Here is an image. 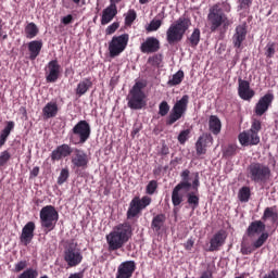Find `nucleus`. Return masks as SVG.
I'll use <instances>...</instances> for the list:
<instances>
[{
	"instance_id": "nucleus-61",
	"label": "nucleus",
	"mask_w": 278,
	"mask_h": 278,
	"mask_svg": "<svg viewBox=\"0 0 278 278\" xmlns=\"http://www.w3.org/2000/svg\"><path fill=\"white\" fill-rule=\"evenodd\" d=\"M39 174H40V167L38 166L34 167L30 172L31 177H38Z\"/></svg>"
},
{
	"instance_id": "nucleus-27",
	"label": "nucleus",
	"mask_w": 278,
	"mask_h": 278,
	"mask_svg": "<svg viewBox=\"0 0 278 278\" xmlns=\"http://www.w3.org/2000/svg\"><path fill=\"white\" fill-rule=\"evenodd\" d=\"M29 59L36 60L42 51V40H33L28 42Z\"/></svg>"
},
{
	"instance_id": "nucleus-43",
	"label": "nucleus",
	"mask_w": 278,
	"mask_h": 278,
	"mask_svg": "<svg viewBox=\"0 0 278 278\" xmlns=\"http://www.w3.org/2000/svg\"><path fill=\"white\" fill-rule=\"evenodd\" d=\"M38 277V271L34 268H28L24 270L17 278H36Z\"/></svg>"
},
{
	"instance_id": "nucleus-59",
	"label": "nucleus",
	"mask_w": 278,
	"mask_h": 278,
	"mask_svg": "<svg viewBox=\"0 0 278 278\" xmlns=\"http://www.w3.org/2000/svg\"><path fill=\"white\" fill-rule=\"evenodd\" d=\"M12 129H14V122H8L7 126L3 128V131L11 134Z\"/></svg>"
},
{
	"instance_id": "nucleus-25",
	"label": "nucleus",
	"mask_w": 278,
	"mask_h": 278,
	"mask_svg": "<svg viewBox=\"0 0 278 278\" xmlns=\"http://www.w3.org/2000/svg\"><path fill=\"white\" fill-rule=\"evenodd\" d=\"M225 240H227V235L225 233V231L219 230L217 233H215L212 237L210 241L208 251L211 252L218 251V249L223 247V244H225Z\"/></svg>"
},
{
	"instance_id": "nucleus-62",
	"label": "nucleus",
	"mask_w": 278,
	"mask_h": 278,
	"mask_svg": "<svg viewBox=\"0 0 278 278\" xmlns=\"http://www.w3.org/2000/svg\"><path fill=\"white\" fill-rule=\"evenodd\" d=\"M200 278H214V277L212 276V271H204V273L200 276Z\"/></svg>"
},
{
	"instance_id": "nucleus-13",
	"label": "nucleus",
	"mask_w": 278,
	"mask_h": 278,
	"mask_svg": "<svg viewBox=\"0 0 278 278\" xmlns=\"http://www.w3.org/2000/svg\"><path fill=\"white\" fill-rule=\"evenodd\" d=\"M190 188H192V184L190 182H179L178 185L175 186V188L172 191V203L174 205V207H179V205H181V203H184V199H185V192H188V190H190Z\"/></svg>"
},
{
	"instance_id": "nucleus-14",
	"label": "nucleus",
	"mask_w": 278,
	"mask_h": 278,
	"mask_svg": "<svg viewBox=\"0 0 278 278\" xmlns=\"http://www.w3.org/2000/svg\"><path fill=\"white\" fill-rule=\"evenodd\" d=\"M273 101H275V96L273 93H266L260 98L254 106V114H256V116H264L270 105H273Z\"/></svg>"
},
{
	"instance_id": "nucleus-49",
	"label": "nucleus",
	"mask_w": 278,
	"mask_h": 278,
	"mask_svg": "<svg viewBox=\"0 0 278 278\" xmlns=\"http://www.w3.org/2000/svg\"><path fill=\"white\" fill-rule=\"evenodd\" d=\"M118 27H121V24L118 22H114L111 25H109L105 29L106 36H112V34H114L116 29H118Z\"/></svg>"
},
{
	"instance_id": "nucleus-7",
	"label": "nucleus",
	"mask_w": 278,
	"mask_h": 278,
	"mask_svg": "<svg viewBox=\"0 0 278 278\" xmlns=\"http://www.w3.org/2000/svg\"><path fill=\"white\" fill-rule=\"evenodd\" d=\"M260 131H262V122L260 119H252L250 130L243 131L239 135V142L242 147H249V144H260Z\"/></svg>"
},
{
	"instance_id": "nucleus-10",
	"label": "nucleus",
	"mask_w": 278,
	"mask_h": 278,
	"mask_svg": "<svg viewBox=\"0 0 278 278\" xmlns=\"http://www.w3.org/2000/svg\"><path fill=\"white\" fill-rule=\"evenodd\" d=\"M127 45H129V34L113 36L109 42L110 58H118L127 49Z\"/></svg>"
},
{
	"instance_id": "nucleus-15",
	"label": "nucleus",
	"mask_w": 278,
	"mask_h": 278,
	"mask_svg": "<svg viewBox=\"0 0 278 278\" xmlns=\"http://www.w3.org/2000/svg\"><path fill=\"white\" fill-rule=\"evenodd\" d=\"M72 155V164L76 168H88V163L90 162V157L88 153L81 149H74Z\"/></svg>"
},
{
	"instance_id": "nucleus-38",
	"label": "nucleus",
	"mask_w": 278,
	"mask_h": 278,
	"mask_svg": "<svg viewBox=\"0 0 278 278\" xmlns=\"http://www.w3.org/2000/svg\"><path fill=\"white\" fill-rule=\"evenodd\" d=\"M266 240H268V232H262L260 235V237L257 238V240H255L253 242V248L260 249V248L264 247V243L266 242Z\"/></svg>"
},
{
	"instance_id": "nucleus-34",
	"label": "nucleus",
	"mask_w": 278,
	"mask_h": 278,
	"mask_svg": "<svg viewBox=\"0 0 278 278\" xmlns=\"http://www.w3.org/2000/svg\"><path fill=\"white\" fill-rule=\"evenodd\" d=\"M187 203L191 210H197L199 207V195L194 192H188L187 193Z\"/></svg>"
},
{
	"instance_id": "nucleus-20",
	"label": "nucleus",
	"mask_w": 278,
	"mask_h": 278,
	"mask_svg": "<svg viewBox=\"0 0 278 278\" xmlns=\"http://www.w3.org/2000/svg\"><path fill=\"white\" fill-rule=\"evenodd\" d=\"M238 92L243 101H251L255 97V91L251 89V85L247 80L239 79Z\"/></svg>"
},
{
	"instance_id": "nucleus-16",
	"label": "nucleus",
	"mask_w": 278,
	"mask_h": 278,
	"mask_svg": "<svg viewBox=\"0 0 278 278\" xmlns=\"http://www.w3.org/2000/svg\"><path fill=\"white\" fill-rule=\"evenodd\" d=\"M136 273V262L125 261L117 267L116 278H131Z\"/></svg>"
},
{
	"instance_id": "nucleus-22",
	"label": "nucleus",
	"mask_w": 278,
	"mask_h": 278,
	"mask_svg": "<svg viewBox=\"0 0 278 278\" xmlns=\"http://www.w3.org/2000/svg\"><path fill=\"white\" fill-rule=\"evenodd\" d=\"M247 40V25L241 24L236 27V33L232 36V45L237 49H240L242 47V42Z\"/></svg>"
},
{
	"instance_id": "nucleus-45",
	"label": "nucleus",
	"mask_w": 278,
	"mask_h": 278,
	"mask_svg": "<svg viewBox=\"0 0 278 278\" xmlns=\"http://www.w3.org/2000/svg\"><path fill=\"white\" fill-rule=\"evenodd\" d=\"M12 157V154L8 150H4L0 154V166H5L8 162H10V159Z\"/></svg>"
},
{
	"instance_id": "nucleus-1",
	"label": "nucleus",
	"mask_w": 278,
	"mask_h": 278,
	"mask_svg": "<svg viewBox=\"0 0 278 278\" xmlns=\"http://www.w3.org/2000/svg\"><path fill=\"white\" fill-rule=\"evenodd\" d=\"M131 233V225L127 223L115 226L113 230L106 236L109 251H118V249H123L125 244L129 242Z\"/></svg>"
},
{
	"instance_id": "nucleus-50",
	"label": "nucleus",
	"mask_w": 278,
	"mask_h": 278,
	"mask_svg": "<svg viewBox=\"0 0 278 278\" xmlns=\"http://www.w3.org/2000/svg\"><path fill=\"white\" fill-rule=\"evenodd\" d=\"M236 151H237L236 146H228L224 150V155H225V157H231V155H236Z\"/></svg>"
},
{
	"instance_id": "nucleus-52",
	"label": "nucleus",
	"mask_w": 278,
	"mask_h": 278,
	"mask_svg": "<svg viewBox=\"0 0 278 278\" xmlns=\"http://www.w3.org/2000/svg\"><path fill=\"white\" fill-rule=\"evenodd\" d=\"M189 177H190V170L185 169V170L181 173L182 181H180V184H190Z\"/></svg>"
},
{
	"instance_id": "nucleus-60",
	"label": "nucleus",
	"mask_w": 278,
	"mask_h": 278,
	"mask_svg": "<svg viewBox=\"0 0 278 278\" xmlns=\"http://www.w3.org/2000/svg\"><path fill=\"white\" fill-rule=\"evenodd\" d=\"M251 5V0H241L240 8L241 10H244Z\"/></svg>"
},
{
	"instance_id": "nucleus-42",
	"label": "nucleus",
	"mask_w": 278,
	"mask_h": 278,
	"mask_svg": "<svg viewBox=\"0 0 278 278\" xmlns=\"http://www.w3.org/2000/svg\"><path fill=\"white\" fill-rule=\"evenodd\" d=\"M275 47H277V43L269 41L265 47V55L266 58H274L275 55Z\"/></svg>"
},
{
	"instance_id": "nucleus-56",
	"label": "nucleus",
	"mask_w": 278,
	"mask_h": 278,
	"mask_svg": "<svg viewBox=\"0 0 278 278\" xmlns=\"http://www.w3.org/2000/svg\"><path fill=\"white\" fill-rule=\"evenodd\" d=\"M241 253L242 255H251V253H253V250L247 245H241Z\"/></svg>"
},
{
	"instance_id": "nucleus-6",
	"label": "nucleus",
	"mask_w": 278,
	"mask_h": 278,
	"mask_svg": "<svg viewBox=\"0 0 278 278\" xmlns=\"http://www.w3.org/2000/svg\"><path fill=\"white\" fill-rule=\"evenodd\" d=\"M90 124L86 121H79L70 131V142L72 144H86L90 138Z\"/></svg>"
},
{
	"instance_id": "nucleus-55",
	"label": "nucleus",
	"mask_w": 278,
	"mask_h": 278,
	"mask_svg": "<svg viewBox=\"0 0 278 278\" xmlns=\"http://www.w3.org/2000/svg\"><path fill=\"white\" fill-rule=\"evenodd\" d=\"M61 22L63 23V25H71V23H73V15L68 14L62 17Z\"/></svg>"
},
{
	"instance_id": "nucleus-21",
	"label": "nucleus",
	"mask_w": 278,
	"mask_h": 278,
	"mask_svg": "<svg viewBox=\"0 0 278 278\" xmlns=\"http://www.w3.org/2000/svg\"><path fill=\"white\" fill-rule=\"evenodd\" d=\"M141 53H155L160 51V40L155 37H149L140 46Z\"/></svg>"
},
{
	"instance_id": "nucleus-54",
	"label": "nucleus",
	"mask_w": 278,
	"mask_h": 278,
	"mask_svg": "<svg viewBox=\"0 0 278 278\" xmlns=\"http://www.w3.org/2000/svg\"><path fill=\"white\" fill-rule=\"evenodd\" d=\"M199 186H201V182L199 181V173L195 174V178L192 182V188L195 190V192H199Z\"/></svg>"
},
{
	"instance_id": "nucleus-30",
	"label": "nucleus",
	"mask_w": 278,
	"mask_h": 278,
	"mask_svg": "<svg viewBox=\"0 0 278 278\" xmlns=\"http://www.w3.org/2000/svg\"><path fill=\"white\" fill-rule=\"evenodd\" d=\"M223 127V124L220 123V118L216 115H211L208 118V129L214 134L215 136H218L220 134V129Z\"/></svg>"
},
{
	"instance_id": "nucleus-40",
	"label": "nucleus",
	"mask_w": 278,
	"mask_h": 278,
	"mask_svg": "<svg viewBox=\"0 0 278 278\" xmlns=\"http://www.w3.org/2000/svg\"><path fill=\"white\" fill-rule=\"evenodd\" d=\"M190 134H191V130L190 129H185V130H181L178 135V142L180 144H186V142H188L189 138H190Z\"/></svg>"
},
{
	"instance_id": "nucleus-39",
	"label": "nucleus",
	"mask_w": 278,
	"mask_h": 278,
	"mask_svg": "<svg viewBox=\"0 0 278 278\" xmlns=\"http://www.w3.org/2000/svg\"><path fill=\"white\" fill-rule=\"evenodd\" d=\"M213 8L218 9L219 14H225V12H231V5L228 2H218Z\"/></svg>"
},
{
	"instance_id": "nucleus-31",
	"label": "nucleus",
	"mask_w": 278,
	"mask_h": 278,
	"mask_svg": "<svg viewBox=\"0 0 278 278\" xmlns=\"http://www.w3.org/2000/svg\"><path fill=\"white\" fill-rule=\"evenodd\" d=\"M164 223H166V215L159 214L154 216L151 223V227L153 231H156V232L160 231L162 227H164Z\"/></svg>"
},
{
	"instance_id": "nucleus-37",
	"label": "nucleus",
	"mask_w": 278,
	"mask_h": 278,
	"mask_svg": "<svg viewBox=\"0 0 278 278\" xmlns=\"http://www.w3.org/2000/svg\"><path fill=\"white\" fill-rule=\"evenodd\" d=\"M189 42L191 47H197L199 42H201V30L199 28H194L193 33L189 37Z\"/></svg>"
},
{
	"instance_id": "nucleus-32",
	"label": "nucleus",
	"mask_w": 278,
	"mask_h": 278,
	"mask_svg": "<svg viewBox=\"0 0 278 278\" xmlns=\"http://www.w3.org/2000/svg\"><path fill=\"white\" fill-rule=\"evenodd\" d=\"M278 213L276 206L266 207L264 211V214L262 216V220H268L270 219L271 223H277Z\"/></svg>"
},
{
	"instance_id": "nucleus-11",
	"label": "nucleus",
	"mask_w": 278,
	"mask_h": 278,
	"mask_svg": "<svg viewBox=\"0 0 278 278\" xmlns=\"http://www.w3.org/2000/svg\"><path fill=\"white\" fill-rule=\"evenodd\" d=\"M151 197L144 195L141 199L139 197H135L130 203L127 211V218H136L138 214H140L141 210H146V207H149L151 205Z\"/></svg>"
},
{
	"instance_id": "nucleus-41",
	"label": "nucleus",
	"mask_w": 278,
	"mask_h": 278,
	"mask_svg": "<svg viewBox=\"0 0 278 278\" xmlns=\"http://www.w3.org/2000/svg\"><path fill=\"white\" fill-rule=\"evenodd\" d=\"M137 16L138 15L136 14L135 10H129L125 17V25H127L128 27L131 26L134 24V21H136Z\"/></svg>"
},
{
	"instance_id": "nucleus-29",
	"label": "nucleus",
	"mask_w": 278,
	"mask_h": 278,
	"mask_svg": "<svg viewBox=\"0 0 278 278\" xmlns=\"http://www.w3.org/2000/svg\"><path fill=\"white\" fill-rule=\"evenodd\" d=\"M90 88H92V78H84L76 87V94H78V97H84V94H86Z\"/></svg>"
},
{
	"instance_id": "nucleus-47",
	"label": "nucleus",
	"mask_w": 278,
	"mask_h": 278,
	"mask_svg": "<svg viewBox=\"0 0 278 278\" xmlns=\"http://www.w3.org/2000/svg\"><path fill=\"white\" fill-rule=\"evenodd\" d=\"M157 190V181L151 180L148 186L146 187L147 194H155V191Z\"/></svg>"
},
{
	"instance_id": "nucleus-44",
	"label": "nucleus",
	"mask_w": 278,
	"mask_h": 278,
	"mask_svg": "<svg viewBox=\"0 0 278 278\" xmlns=\"http://www.w3.org/2000/svg\"><path fill=\"white\" fill-rule=\"evenodd\" d=\"M170 112V106L168 105V102L163 101L159 105V114L160 116H166Z\"/></svg>"
},
{
	"instance_id": "nucleus-17",
	"label": "nucleus",
	"mask_w": 278,
	"mask_h": 278,
	"mask_svg": "<svg viewBox=\"0 0 278 278\" xmlns=\"http://www.w3.org/2000/svg\"><path fill=\"white\" fill-rule=\"evenodd\" d=\"M60 63L58 60H52L48 63V70L46 72V81L48 84H55L60 77Z\"/></svg>"
},
{
	"instance_id": "nucleus-53",
	"label": "nucleus",
	"mask_w": 278,
	"mask_h": 278,
	"mask_svg": "<svg viewBox=\"0 0 278 278\" xmlns=\"http://www.w3.org/2000/svg\"><path fill=\"white\" fill-rule=\"evenodd\" d=\"M3 20L0 17V40H8V34L3 33Z\"/></svg>"
},
{
	"instance_id": "nucleus-12",
	"label": "nucleus",
	"mask_w": 278,
	"mask_h": 278,
	"mask_svg": "<svg viewBox=\"0 0 278 278\" xmlns=\"http://www.w3.org/2000/svg\"><path fill=\"white\" fill-rule=\"evenodd\" d=\"M207 20L211 24V31H216L220 25H229V20L225 13H218V7H212L210 9Z\"/></svg>"
},
{
	"instance_id": "nucleus-51",
	"label": "nucleus",
	"mask_w": 278,
	"mask_h": 278,
	"mask_svg": "<svg viewBox=\"0 0 278 278\" xmlns=\"http://www.w3.org/2000/svg\"><path fill=\"white\" fill-rule=\"evenodd\" d=\"M27 268V261H20L15 264V273H21Z\"/></svg>"
},
{
	"instance_id": "nucleus-18",
	"label": "nucleus",
	"mask_w": 278,
	"mask_h": 278,
	"mask_svg": "<svg viewBox=\"0 0 278 278\" xmlns=\"http://www.w3.org/2000/svg\"><path fill=\"white\" fill-rule=\"evenodd\" d=\"M34 231H36V224L34 222H28L23 227L20 240L24 247H27L34 240Z\"/></svg>"
},
{
	"instance_id": "nucleus-63",
	"label": "nucleus",
	"mask_w": 278,
	"mask_h": 278,
	"mask_svg": "<svg viewBox=\"0 0 278 278\" xmlns=\"http://www.w3.org/2000/svg\"><path fill=\"white\" fill-rule=\"evenodd\" d=\"M154 64H160L162 62V55H155L152 58Z\"/></svg>"
},
{
	"instance_id": "nucleus-58",
	"label": "nucleus",
	"mask_w": 278,
	"mask_h": 278,
	"mask_svg": "<svg viewBox=\"0 0 278 278\" xmlns=\"http://www.w3.org/2000/svg\"><path fill=\"white\" fill-rule=\"evenodd\" d=\"M263 278H278V270L274 269V270L269 271L268 274H266Z\"/></svg>"
},
{
	"instance_id": "nucleus-9",
	"label": "nucleus",
	"mask_w": 278,
	"mask_h": 278,
	"mask_svg": "<svg viewBox=\"0 0 278 278\" xmlns=\"http://www.w3.org/2000/svg\"><path fill=\"white\" fill-rule=\"evenodd\" d=\"M190 102V96L185 94L181 97L180 100H178L173 109L172 112L166 121L167 125H175L181 116H184L188 110V103Z\"/></svg>"
},
{
	"instance_id": "nucleus-33",
	"label": "nucleus",
	"mask_w": 278,
	"mask_h": 278,
	"mask_svg": "<svg viewBox=\"0 0 278 278\" xmlns=\"http://www.w3.org/2000/svg\"><path fill=\"white\" fill-rule=\"evenodd\" d=\"M38 26L31 22L25 27V36L26 38L30 39L36 38L38 36Z\"/></svg>"
},
{
	"instance_id": "nucleus-24",
	"label": "nucleus",
	"mask_w": 278,
	"mask_h": 278,
	"mask_svg": "<svg viewBox=\"0 0 278 278\" xmlns=\"http://www.w3.org/2000/svg\"><path fill=\"white\" fill-rule=\"evenodd\" d=\"M118 14L116 4H110L102 11L101 25H108L114 21V17Z\"/></svg>"
},
{
	"instance_id": "nucleus-46",
	"label": "nucleus",
	"mask_w": 278,
	"mask_h": 278,
	"mask_svg": "<svg viewBox=\"0 0 278 278\" xmlns=\"http://www.w3.org/2000/svg\"><path fill=\"white\" fill-rule=\"evenodd\" d=\"M68 176H70L68 168L61 169V173L58 178L59 186H62V184H64L68 179Z\"/></svg>"
},
{
	"instance_id": "nucleus-4",
	"label": "nucleus",
	"mask_w": 278,
	"mask_h": 278,
	"mask_svg": "<svg viewBox=\"0 0 278 278\" xmlns=\"http://www.w3.org/2000/svg\"><path fill=\"white\" fill-rule=\"evenodd\" d=\"M248 179L254 184H266L270 179V167L268 165L253 162L247 168Z\"/></svg>"
},
{
	"instance_id": "nucleus-23",
	"label": "nucleus",
	"mask_w": 278,
	"mask_h": 278,
	"mask_svg": "<svg viewBox=\"0 0 278 278\" xmlns=\"http://www.w3.org/2000/svg\"><path fill=\"white\" fill-rule=\"evenodd\" d=\"M212 142V135L203 134L195 142L197 155H205L207 153V143Z\"/></svg>"
},
{
	"instance_id": "nucleus-64",
	"label": "nucleus",
	"mask_w": 278,
	"mask_h": 278,
	"mask_svg": "<svg viewBox=\"0 0 278 278\" xmlns=\"http://www.w3.org/2000/svg\"><path fill=\"white\" fill-rule=\"evenodd\" d=\"M68 278H84V276L79 273L72 274Z\"/></svg>"
},
{
	"instance_id": "nucleus-26",
	"label": "nucleus",
	"mask_w": 278,
	"mask_h": 278,
	"mask_svg": "<svg viewBox=\"0 0 278 278\" xmlns=\"http://www.w3.org/2000/svg\"><path fill=\"white\" fill-rule=\"evenodd\" d=\"M266 231V224L262 220H255L252 222L248 229H247V235L249 238H254V236H260V233H265Z\"/></svg>"
},
{
	"instance_id": "nucleus-19",
	"label": "nucleus",
	"mask_w": 278,
	"mask_h": 278,
	"mask_svg": "<svg viewBox=\"0 0 278 278\" xmlns=\"http://www.w3.org/2000/svg\"><path fill=\"white\" fill-rule=\"evenodd\" d=\"M73 148H71L68 144L63 143L59 147H56V149H54L51 152V160L52 162H60V160H62V157H68V155H71L73 153Z\"/></svg>"
},
{
	"instance_id": "nucleus-35",
	"label": "nucleus",
	"mask_w": 278,
	"mask_h": 278,
	"mask_svg": "<svg viewBox=\"0 0 278 278\" xmlns=\"http://www.w3.org/2000/svg\"><path fill=\"white\" fill-rule=\"evenodd\" d=\"M184 81V71L179 70L176 74L172 76V78L167 81V85L170 87L179 86Z\"/></svg>"
},
{
	"instance_id": "nucleus-2",
	"label": "nucleus",
	"mask_w": 278,
	"mask_h": 278,
	"mask_svg": "<svg viewBox=\"0 0 278 278\" xmlns=\"http://www.w3.org/2000/svg\"><path fill=\"white\" fill-rule=\"evenodd\" d=\"M190 25H192V23L188 17H179L176 22L170 24L166 30V40L168 45H177V42H181L184 36H186V30L190 29Z\"/></svg>"
},
{
	"instance_id": "nucleus-3",
	"label": "nucleus",
	"mask_w": 278,
	"mask_h": 278,
	"mask_svg": "<svg viewBox=\"0 0 278 278\" xmlns=\"http://www.w3.org/2000/svg\"><path fill=\"white\" fill-rule=\"evenodd\" d=\"M147 85L142 81H137L129 91L127 97L128 108L130 110H142L147 105V93H144Z\"/></svg>"
},
{
	"instance_id": "nucleus-48",
	"label": "nucleus",
	"mask_w": 278,
	"mask_h": 278,
	"mask_svg": "<svg viewBox=\"0 0 278 278\" xmlns=\"http://www.w3.org/2000/svg\"><path fill=\"white\" fill-rule=\"evenodd\" d=\"M160 27H162V20H153L147 29L148 31H157Z\"/></svg>"
},
{
	"instance_id": "nucleus-57",
	"label": "nucleus",
	"mask_w": 278,
	"mask_h": 278,
	"mask_svg": "<svg viewBox=\"0 0 278 278\" xmlns=\"http://www.w3.org/2000/svg\"><path fill=\"white\" fill-rule=\"evenodd\" d=\"M193 247H194V240L192 239L187 240V242L185 243V249L187 251H191Z\"/></svg>"
},
{
	"instance_id": "nucleus-5",
	"label": "nucleus",
	"mask_w": 278,
	"mask_h": 278,
	"mask_svg": "<svg viewBox=\"0 0 278 278\" xmlns=\"http://www.w3.org/2000/svg\"><path fill=\"white\" fill-rule=\"evenodd\" d=\"M39 217L43 231L49 233V231L55 229V225H58V220L60 219V214L55 210V206L46 205L40 210Z\"/></svg>"
},
{
	"instance_id": "nucleus-28",
	"label": "nucleus",
	"mask_w": 278,
	"mask_h": 278,
	"mask_svg": "<svg viewBox=\"0 0 278 278\" xmlns=\"http://www.w3.org/2000/svg\"><path fill=\"white\" fill-rule=\"evenodd\" d=\"M58 102H48L42 109L45 118H55V116H58Z\"/></svg>"
},
{
	"instance_id": "nucleus-8",
	"label": "nucleus",
	"mask_w": 278,
	"mask_h": 278,
	"mask_svg": "<svg viewBox=\"0 0 278 278\" xmlns=\"http://www.w3.org/2000/svg\"><path fill=\"white\" fill-rule=\"evenodd\" d=\"M64 261L66 262L70 268H74L75 266H79L84 261V255L81 254V250L77 247L76 242H70L64 249Z\"/></svg>"
},
{
	"instance_id": "nucleus-36",
	"label": "nucleus",
	"mask_w": 278,
	"mask_h": 278,
	"mask_svg": "<svg viewBox=\"0 0 278 278\" xmlns=\"http://www.w3.org/2000/svg\"><path fill=\"white\" fill-rule=\"evenodd\" d=\"M238 197L241 203H248L249 199H251V189L249 187H242L239 190Z\"/></svg>"
}]
</instances>
